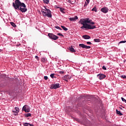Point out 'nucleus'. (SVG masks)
Listing matches in <instances>:
<instances>
[{"label":"nucleus","mask_w":126,"mask_h":126,"mask_svg":"<svg viewBox=\"0 0 126 126\" xmlns=\"http://www.w3.org/2000/svg\"><path fill=\"white\" fill-rule=\"evenodd\" d=\"M92 20H90L89 18L82 19L79 21V23L82 24L83 26L81 27V29H87L88 30H90V29H95L96 26H91L89 24H92L94 25L95 23L94 22H92Z\"/></svg>","instance_id":"1"},{"label":"nucleus","mask_w":126,"mask_h":126,"mask_svg":"<svg viewBox=\"0 0 126 126\" xmlns=\"http://www.w3.org/2000/svg\"><path fill=\"white\" fill-rule=\"evenodd\" d=\"M13 6L17 10H20L22 12H26L27 8L26 5L23 2H21L19 0H15V2H13Z\"/></svg>","instance_id":"2"},{"label":"nucleus","mask_w":126,"mask_h":126,"mask_svg":"<svg viewBox=\"0 0 126 126\" xmlns=\"http://www.w3.org/2000/svg\"><path fill=\"white\" fill-rule=\"evenodd\" d=\"M48 36L49 37V38H50V39H52L53 40H57V39H59V36L54 35L53 33H48Z\"/></svg>","instance_id":"3"},{"label":"nucleus","mask_w":126,"mask_h":126,"mask_svg":"<svg viewBox=\"0 0 126 126\" xmlns=\"http://www.w3.org/2000/svg\"><path fill=\"white\" fill-rule=\"evenodd\" d=\"M61 87V85L60 83H57L56 84H52L51 85L50 88L51 89H58V88H60Z\"/></svg>","instance_id":"4"},{"label":"nucleus","mask_w":126,"mask_h":126,"mask_svg":"<svg viewBox=\"0 0 126 126\" xmlns=\"http://www.w3.org/2000/svg\"><path fill=\"white\" fill-rule=\"evenodd\" d=\"M23 111H24L26 113H30V107L27 105H25L23 106L22 108Z\"/></svg>","instance_id":"5"},{"label":"nucleus","mask_w":126,"mask_h":126,"mask_svg":"<svg viewBox=\"0 0 126 126\" xmlns=\"http://www.w3.org/2000/svg\"><path fill=\"white\" fill-rule=\"evenodd\" d=\"M43 10H44V11H47V13H48V17L52 18V12H51V10H50V9H47L46 7H45L44 9H43Z\"/></svg>","instance_id":"6"},{"label":"nucleus","mask_w":126,"mask_h":126,"mask_svg":"<svg viewBox=\"0 0 126 126\" xmlns=\"http://www.w3.org/2000/svg\"><path fill=\"white\" fill-rule=\"evenodd\" d=\"M79 46V47H81L83 49H90V48H91V46L85 45V44H80Z\"/></svg>","instance_id":"7"},{"label":"nucleus","mask_w":126,"mask_h":126,"mask_svg":"<svg viewBox=\"0 0 126 126\" xmlns=\"http://www.w3.org/2000/svg\"><path fill=\"white\" fill-rule=\"evenodd\" d=\"M97 76L100 80L102 79H104V78L106 77V75L103 74H99L97 75Z\"/></svg>","instance_id":"8"},{"label":"nucleus","mask_w":126,"mask_h":126,"mask_svg":"<svg viewBox=\"0 0 126 126\" xmlns=\"http://www.w3.org/2000/svg\"><path fill=\"white\" fill-rule=\"evenodd\" d=\"M109 9H108V8L104 7L102 8L101 9V11H102V12H103V13H107V12H108Z\"/></svg>","instance_id":"9"},{"label":"nucleus","mask_w":126,"mask_h":126,"mask_svg":"<svg viewBox=\"0 0 126 126\" xmlns=\"http://www.w3.org/2000/svg\"><path fill=\"white\" fill-rule=\"evenodd\" d=\"M70 21H76L77 19H78V17L77 16H75L74 18H70L69 19Z\"/></svg>","instance_id":"10"},{"label":"nucleus","mask_w":126,"mask_h":126,"mask_svg":"<svg viewBox=\"0 0 126 126\" xmlns=\"http://www.w3.org/2000/svg\"><path fill=\"white\" fill-rule=\"evenodd\" d=\"M82 38L85 39L86 40L91 39V37L88 35H84L82 36Z\"/></svg>","instance_id":"11"},{"label":"nucleus","mask_w":126,"mask_h":126,"mask_svg":"<svg viewBox=\"0 0 126 126\" xmlns=\"http://www.w3.org/2000/svg\"><path fill=\"white\" fill-rule=\"evenodd\" d=\"M69 49L71 52V53H75L76 51L74 50V48H73V46H71L69 47Z\"/></svg>","instance_id":"12"},{"label":"nucleus","mask_w":126,"mask_h":126,"mask_svg":"<svg viewBox=\"0 0 126 126\" xmlns=\"http://www.w3.org/2000/svg\"><path fill=\"white\" fill-rule=\"evenodd\" d=\"M63 79H70V78H71V77H70V76L68 75H66L63 76Z\"/></svg>","instance_id":"13"},{"label":"nucleus","mask_w":126,"mask_h":126,"mask_svg":"<svg viewBox=\"0 0 126 126\" xmlns=\"http://www.w3.org/2000/svg\"><path fill=\"white\" fill-rule=\"evenodd\" d=\"M15 111H13V113H16L17 114H18L19 113V108L16 107H15Z\"/></svg>","instance_id":"14"},{"label":"nucleus","mask_w":126,"mask_h":126,"mask_svg":"<svg viewBox=\"0 0 126 126\" xmlns=\"http://www.w3.org/2000/svg\"><path fill=\"white\" fill-rule=\"evenodd\" d=\"M41 12L43 15V16H47L48 17V13L43 10H41Z\"/></svg>","instance_id":"15"},{"label":"nucleus","mask_w":126,"mask_h":126,"mask_svg":"<svg viewBox=\"0 0 126 126\" xmlns=\"http://www.w3.org/2000/svg\"><path fill=\"white\" fill-rule=\"evenodd\" d=\"M41 12L43 15V16H47L48 17V13L43 10H41Z\"/></svg>","instance_id":"16"},{"label":"nucleus","mask_w":126,"mask_h":126,"mask_svg":"<svg viewBox=\"0 0 126 126\" xmlns=\"http://www.w3.org/2000/svg\"><path fill=\"white\" fill-rule=\"evenodd\" d=\"M23 126H34V125H33L30 124L29 123H24Z\"/></svg>","instance_id":"17"},{"label":"nucleus","mask_w":126,"mask_h":126,"mask_svg":"<svg viewBox=\"0 0 126 126\" xmlns=\"http://www.w3.org/2000/svg\"><path fill=\"white\" fill-rule=\"evenodd\" d=\"M116 113L117 115H120V116H123V113L121 112V111L118 110V109H116Z\"/></svg>","instance_id":"18"},{"label":"nucleus","mask_w":126,"mask_h":126,"mask_svg":"<svg viewBox=\"0 0 126 126\" xmlns=\"http://www.w3.org/2000/svg\"><path fill=\"white\" fill-rule=\"evenodd\" d=\"M61 27L64 31H67V30H68V29H67V28H65L64 26H61Z\"/></svg>","instance_id":"19"},{"label":"nucleus","mask_w":126,"mask_h":126,"mask_svg":"<svg viewBox=\"0 0 126 126\" xmlns=\"http://www.w3.org/2000/svg\"><path fill=\"white\" fill-rule=\"evenodd\" d=\"M87 2H85V4H84V6H86L90 2V0H86Z\"/></svg>","instance_id":"20"},{"label":"nucleus","mask_w":126,"mask_h":126,"mask_svg":"<svg viewBox=\"0 0 126 126\" xmlns=\"http://www.w3.org/2000/svg\"><path fill=\"white\" fill-rule=\"evenodd\" d=\"M10 23L11 25H12V26H13V27H14V28L16 27V25H15V24L14 23L11 22Z\"/></svg>","instance_id":"21"},{"label":"nucleus","mask_w":126,"mask_h":126,"mask_svg":"<svg viewBox=\"0 0 126 126\" xmlns=\"http://www.w3.org/2000/svg\"><path fill=\"white\" fill-rule=\"evenodd\" d=\"M65 10H64V9L63 8H60V11H61V12H63V13H65Z\"/></svg>","instance_id":"22"},{"label":"nucleus","mask_w":126,"mask_h":126,"mask_svg":"<svg viewBox=\"0 0 126 126\" xmlns=\"http://www.w3.org/2000/svg\"><path fill=\"white\" fill-rule=\"evenodd\" d=\"M92 11H95V12H97V8H96V6H94L93 9H92Z\"/></svg>","instance_id":"23"},{"label":"nucleus","mask_w":126,"mask_h":126,"mask_svg":"<svg viewBox=\"0 0 126 126\" xmlns=\"http://www.w3.org/2000/svg\"><path fill=\"white\" fill-rule=\"evenodd\" d=\"M50 77H51V78H56V76H55V73L51 74L50 75Z\"/></svg>","instance_id":"24"},{"label":"nucleus","mask_w":126,"mask_h":126,"mask_svg":"<svg viewBox=\"0 0 126 126\" xmlns=\"http://www.w3.org/2000/svg\"><path fill=\"white\" fill-rule=\"evenodd\" d=\"M49 0H43V2L44 3H49Z\"/></svg>","instance_id":"25"},{"label":"nucleus","mask_w":126,"mask_h":126,"mask_svg":"<svg viewBox=\"0 0 126 126\" xmlns=\"http://www.w3.org/2000/svg\"><path fill=\"white\" fill-rule=\"evenodd\" d=\"M94 41L95 42L99 43V42H100V39H94Z\"/></svg>","instance_id":"26"},{"label":"nucleus","mask_w":126,"mask_h":126,"mask_svg":"<svg viewBox=\"0 0 126 126\" xmlns=\"http://www.w3.org/2000/svg\"><path fill=\"white\" fill-rule=\"evenodd\" d=\"M26 117H27V118H28V117H31V114L28 113V114H26Z\"/></svg>","instance_id":"27"},{"label":"nucleus","mask_w":126,"mask_h":126,"mask_svg":"<svg viewBox=\"0 0 126 126\" xmlns=\"http://www.w3.org/2000/svg\"><path fill=\"white\" fill-rule=\"evenodd\" d=\"M41 61L42 63H45L46 62V59L45 58H42L41 60Z\"/></svg>","instance_id":"28"},{"label":"nucleus","mask_w":126,"mask_h":126,"mask_svg":"<svg viewBox=\"0 0 126 126\" xmlns=\"http://www.w3.org/2000/svg\"><path fill=\"white\" fill-rule=\"evenodd\" d=\"M55 28L56 29H59V30H62V29H61V28H60L59 26H55Z\"/></svg>","instance_id":"29"},{"label":"nucleus","mask_w":126,"mask_h":126,"mask_svg":"<svg viewBox=\"0 0 126 126\" xmlns=\"http://www.w3.org/2000/svg\"><path fill=\"white\" fill-rule=\"evenodd\" d=\"M75 121H76V122H78L79 123H80V120L77 118H75L74 119Z\"/></svg>","instance_id":"30"},{"label":"nucleus","mask_w":126,"mask_h":126,"mask_svg":"<svg viewBox=\"0 0 126 126\" xmlns=\"http://www.w3.org/2000/svg\"><path fill=\"white\" fill-rule=\"evenodd\" d=\"M102 69H103L104 70H107V68L106 67V66H103Z\"/></svg>","instance_id":"31"},{"label":"nucleus","mask_w":126,"mask_h":126,"mask_svg":"<svg viewBox=\"0 0 126 126\" xmlns=\"http://www.w3.org/2000/svg\"><path fill=\"white\" fill-rule=\"evenodd\" d=\"M121 77H122V78H124L126 79V76L125 75H123L121 76Z\"/></svg>","instance_id":"32"},{"label":"nucleus","mask_w":126,"mask_h":126,"mask_svg":"<svg viewBox=\"0 0 126 126\" xmlns=\"http://www.w3.org/2000/svg\"><path fill=\"white\" fill-rule=\"evenodd\" d=\"M87 44L88 45H92V43L90 41H88V42H87Z\"/></svg>","instance_id":"33"},{"label":"nucleus","mask_w":126,"mask_h":126,"mask_svg":"<svg viewBox=\"0 0 126 126\" xmlns=\"http://www.w3.org/2000/svg\"><path fill=\"white\" fill-rule=\"evenodd\" d=\"M57 35H58V36H62L63 37V35L62 33H59L57 34Z\"/></svg>","instance_id":"34"},{"label":"nucleus","mask_w":126,"mask_h":126,"mask_svg":"<svg viewBox=\"0 0 126 126\" xmlns=\"http://www.w3.org/2000/svg\"><path fill=\"white\" fill-rule=\"evenodd\" d=\"M120 44H122L123 43H126V41L125 40V41H121L119 42Z\"/></svg>","instance_id":"35"},{"label":"nucleus","mask_w":126,"mask_h":126,"mask_svg":"<svg viewBox=\"0 0 126 126\" xmlns=\"http://www.w3.org/2000/svg\"><path fill=\"white\" fill-rule=\"evenodd\" d=\"M59 72V73H60V74H63L64 72L62 71H60Z\"/></svg>","instance_id":"36"},{"label":"nucleus","mask_w":126,"mask_h":126,"mask_svg":"<svg viewBox=\"0 0 126 126\" xmlns=\"http://www.w3.org/2000/svg\"><path fill=\"white\" fill-rule=\"evenodd\" d=\"M121 99L123 102H125L126 100L124 97H121Z\"/></svg>","instance_id":"37"},{"label":"nucleus","mask_w":126,"mask_h":126,"mask_svg":"<svg viewBox=\"0 0 126 126\" xmlns=\"http://www.w3.org/2000/svg\"><path fill=\"white\" fill-rule=\"evenodd\" d=\"M35 58L37 60L39 61V57L37 56H35Z\"/></svg>","instance_id":"38"},{"label":"nucleus","mask_w":126,"mask_h":126,"mask_svg":"<svg viewBox=\"0 0 126 126\" xmlns=\"http://www.w3.org/2000/svg\"><path fill=\"white\" fill-rule=\"evenodd\" d=\"M44 79H45V80H47L48 79V76H45L44 77Z\"/></svg>","instance_id":"39"},{"label":"nucleus","mask_w":126,"mask_h":126,"mask_svg":"<svg viewBox=\"0 0 126 126\" xmlns=\"http://www.w3.org/2000/svg\"><path fill=\"white\" fill-rule=\"evenodd\" d=\"M74 0H70L71 3H72V2H74Z\"/></svg>","instance_id":"40"},{"label":"nucleus","mask_w":126,"mask_h":126,"mask_svg":"<svg viewBox=\"0 0 126 126\" xmlns=\"http://www.w3.org/2000/svg\"><path fill=\"white\" fill-rule=\"evenodd\" d=\"M66 1H67V2H69V3H71L70 0H66Z\"/></svg>","instance_id":"41"},{"label":"nucleus","mask_w":126,"mask_h":126,"mask_svg":"<svg viewBox=\"0 0 126 126\" xmlns=\"http://www.w3.org/2000/svg\"><path fill=\"white\" fill-rule=\"evenodd\" d=\"M67 79H63V80H65V81H66V82H67Z\"/></svg>","instance_id":"42"},{"label":"nucleus","mask_w":126,"mask_h":126,"mask_svg":"<svg viewBox=\"0 0 126 126\" xmlns=\"http://www.w3.org/2000/svg\"><path fill=\"white\" fill-rule=\"evenodd\" d=\"M120 109L121 110H123V108H122V107H120Z\"/></svg>","instance_id":"43"},{"label":"nucleus","mask_w":126,"mask_h":126,"mask_svg":"<svg viewBox=\"0 0 126 126\" xmlns=\"http://www.w3.org/2000/svg\"><path fill=\"white\" fill-rule=\"evenodd\" d=\"M14 111L15 112V109H14V110H13L12 111L13 113Z\"/></svg>","instance_id":"44"},{"label":"nucleus","mask_w":126,"mask_h":126,"mask_svg":"<svg viewBox=\"0 0 126 126\" xmlns=\"http://www.w3.org/2000/svg\"><path fill=\"white\" fill-rule=\"evenodd\" d=\"M126 60H125L124 61V63H126Z\"/></svg>","instance_id":"45"},{"label":"nucleus","mask_w":126,"mask_h":126,"mask_svg":"<svg viewBox=\"0 0 126 126\" xmlns=\"http://www.w3.org/2000/svg\"><path fill=\"white\" fill-rule=\"evenodd\" d=\"M125 102L126 103V100H125Z\"/></svg>","instance_id":"46"},{"label":"nucleus","mask_w":126,"mask_h":126,"mask_svg":"<svg viewBox=\"0 0 126 126\" xmlns=\"http://www.w3.org/2000/svg\"><path fill=\"white\" fill-rule=\"evenodd\" d=\"M125 102L126 103V100H125Z\"/></svg>","instance_id":"47"}]
</instances>
